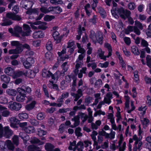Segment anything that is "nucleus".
<instances>
[{"instance_id": "obj_37", "label": "nucleus", "mask_w": 151, "mask_h": 151, "mask_svg": "<svg viewBox=\"0 0 151 151\" xmlns=\"http://www.w3.org/2000/svg\"><path fill=\"white\" fill-rule=\"evenodd\" d=\"M92 100V98L90 96H88L85 99L84 104L86 106H88L89 104L91 102Z\"/></svg>"}, {"instance_id": "obj_4", "label": "nucleus", "mask_w": 151, "mask_h": 151, "mask_svg": "<svg viewBox=\"0 0 151 151\" xmlns=\"http://www.w3.org/2000/svg\"><path fill=\"white\" fill-rule=\"evenodd\" d=\"M33 4L31 1H27L23 0L21 2L20 5L26 9L28 10L31 8Z\"/></svg>"}, {"instance_id": "obj_46", "label": "nucleus", "mask_w": 151, "mask_h": 151, "mask_svg": "<svg viewBox=\"0 0 151 151\" xmlns=\"http://www.w3.org/2000/svg\"><path fill=\"white\" fill-rule=\"evenodd\" d=\"M18 116L21 119H26L28 117V115L26 113H21L18 114Z\"/></svg>"}, {"instance_id": "obj_7", "label": "nucleus", "mask_w": 151, "mask_h": 151, "mask_svg": "<svg viewBox=\"0 0 151 151\" xmlns=\"http://www.w3.org/2000/svg\"><path fill=\"white\" fill-rule=\"evenodd\" d=\"M10 126L14 128L17 127V125L19 122V121L15 117H12L9 118Z\"/></svg>"}, {"instance_id": "obj_61", "label": "nucleus", "mask_w": 151, "mask_h": 151, "mask_svg": "<svg viewBox=\"0 0 151 151\" xmlns=\"http://www.w3.org/2000/svg\"><path fill=\"white\" fill-rule=\"evenodd\" d=\"M109 63L108 62H106L104 63H100L99 64V66L101 67V68H106L108 67Z\"/></svg>"}, {"instance_id": "obj_49", "label": "nucleus", "mask_w": 151, "mask_h": 151, "mask_svg": "<svg viewBox=\"0 0 151 151\" xmlns=\"http://www.w3.org/2000/svg\"><path fill=\"white\" fill-rule=\"evenodd\" d=\"M135 4L134 2L130 3L128 4V7L130 10H133L136 7Z\"/></svg>"}, {"instance_id": "obj_13", "label": "nucleus", "mask_w": 151, "mask_h": 151, "mask_svg": "<svg viewBox=\"0 0 151 151\" xmlns=\"http://www.w3.org/2000/svg\"><path fill=\"white\" fill-rule=\"evenodd\" d=\"M11 45L12 46H15L16 47V49L22 51V45L19 41H12L11 42Z\"/></svg>"}, {"instance_id": "obj_8", "label": "nucleus", "mask_w": 151, "mask_h": 151, "mask_svg": "<svg viewBox=\"0 0 151 151\" xmlns=\"http://www.w3.org/2000/svg\"><path fill=\"white\" fill-rule=\"evenodd\" d=\"M71 121L74 122L73 125H71L70 127L71 128H74L78 126L80 123V117L79 116H76L72 118Z\"/></svg>"}, {"instance_id": "obj_43", "label": "nucleus", "mask_w": 151, "mask_h": 151, "mask_svg": "<svg viewBox=\"0 0 151 151\" xmlns=\"http://www.w3.org/2000/svg\"><path fill=\"white\" fill-rule=\"evenodd\" d=\"M124 97L126 100L125 103V107L128 109L129 106V98L127 96H125Z\"/></svg>"}, {"instance_id": "obj_9", "label": "nucleus", "mask_w": 151, "mask_h": 151, "mask_svg": "<svg viewBox=\"0 0 151 151\" xmlns=\"http://www.w3.org/2000/svg\"><path fill=\"white\" fill-rule=\"evenodd\" d=\"M24 32L22 33L21 35L22 36H28L31 32L30 28L27 24L23 25Z\"/></svg>"}, {"instance_id": "obj_60", "label": "nucleus", "mask_w": 151, "mask_h": 151, "mask_svg": "<svg viewBox=\"0 0 151 151\" xmlns=\"http://www.w3.org/2000/svg\"><path fill=\"white\" fill-rule=\"evenodd\" d=\"M124 41L125 43L127 45H129L131 43V40L129 38L125 37L124 38Z\"/></svg>"}, {"instance_id": "obj_33", "label": "nucleus", "mask_w": 151, "mask_h": 151, "mask_svg": "<svg viewBox=\"0 0 151 151\" xmlns=\"http://www.w3.org/2000/svg\"><path fill=\"white\" fill-rule=\"evenodd\" d=\"M32 143L39 144V145H42L43 144L42 142H41L36 137H34L30 141Z\"/></svg>"}, {"instance_id": "obj_64", "label": "nucleus", "mask_w": 151, "mask_h": 151, "mask_svg": "<svg viewBox=\"0 0 151 151\" xmlns=\"http://www.w3.org/2000/svg\"><path fill=\"white\" fill-rule=\"evenodd\" d=\"M126 143L125 142H124L123 143L122 145L120 146H119V151H124L125 149Z\"/></svg>"}, {"instance_id": "obj_47", "label": "nucleus", "mask_w": 151, "mask_h": 151, "mask_svg": "<svg viewBox=\"0 0 151 151\" xmlns=\"http://www.w3.org/2000/svg\"><path fill=\"white\" fill-rule=\"evenodd\" d=\"M21 52V51L15 49H11L9 50V54H18Z\"/></svg>"}, {"instance_id": "obj_5", "label": "nucleus", "mask_w": 151, "mask_h": 151, "mask_svg": "<svg viewBox=\"0 0 151 151\" xmlns=\"http://www.w3.org/2000/svg\"><path fill=\"white\" fill-rule=\"evenodd\" d=\"M4 133L3 134L4 136L6 138H9L13 134V131L10 129L8 126H6L4 127Z\"/></svg>"}, {"instance_id": "obj_35", "label": "nucleus", "mask_w": 151, "mask_h": 151, "mask_svg": "<svg viewBox=\"0 0 151 151\" xmlns=\"http://www.w3.org/2000/svg\"><path fill=\"white\" fill-rule=\"evenodd\" d=\"M62 76L61 75L60 71H58L56 72L54 74H53L52 76V78L54 80H55V78H60V76Z\"/></svg>"}, {"instance_id": "obj_29", "label": "nucleus", "mask_w": 151, "mask_h": 151, "mask_svg": "<svg viewBox=\"0 0 151 151\" xmlns=\"http://www.w3.org/2000/svg\"><path fill=\"white\" fill-rule=\"evenodd\" d=\"M99 12L100 14L101 17L104 18L106 16V13L104 9L101 7L98 8Z\"/></svg>"}, {"instance_id": "obj_40", "label": "nucleus", "mask_w": 151, "mask_h": 151, "mask_svg": "<svg viewBox=\"0 0 151 151\" xmlns=\"http://www.w3.org/2000/svg\"><path fill=\"white\" fill-rule=\"evenodd\" d=\"M147 61V65L150 68H151V56L147 55L146 57Z\"/></svg>"}, {"instance_id": "obj_44", "label": "nucleus", "mask_w": 151, "mask_h": 151, "mask_svg": "<svg viewBox=\"0 0 151 151\" xmlns=\"http://www.w3.org/2000/svg\"><path fill=\"white\" fill-rule=\"evenodd\" d=\"M135 24L136 25V26L138 28L140 29H142L143 27L142 24L139 21L137 20L135 21Z\"/></svg>"}, {"instance_id": "obj_53", "label": "nucleus", "mask_w": 151, "mask_h": 151, "mask_svg": "<svg viewBox=\"0 0 151 151\" xmlns=\"http://www.w3.org/2000/svg\"><path fill=\"white\" fill-rule=\"evenodd\" d=\"M47 87L44 84L42 86L43 90L44 92L45 95L47 97H49V94L47 89Z\"/></svg>"}, {"instance_id": "obj_14", "label": "nucleus", "mask_w": 151, "mask_h": 151, "mask_svg": "<svg viewBox=\"0 0 151 151\" xmlns=\"http://www.w3.org/2000/svg\"><path fill=\"white\" fill-rule=\"evenodd\" d=\"M4 73L8 75L12 76L13 78L14 74V70L11 67H8L4 69Z\"/></svg>"}, {"instance_id": "obj_19", "label": "nucleus", "mask_w": 151, "mask_h": 151, "mask_svg": "<svg viewBox=\"0 0 151 151\" xmlns=\"http://www.w3.org/2000/svg\"><path fill=\"white\" fill-rule=\"evenodd\" d=\"M26 70L22 71L18 70L16 73H14V76H13V78H15L23 76H25V75H26Z\"/></svg>"}, {"instance_id": "obj_51", "label": "nucleus", "mask_w": 151, "mask_h": 151, "mask_svg": "<svg viewBox=\"0 0 151 151\" xmlns=\"http://www.w3.org/2000/svg\"><path fill=\"white\" fill-rule=\"evenodd\" d=\"M45 116L44 114L42 113H40L37 115V118L39 120L43 119L45 117Z\"/></svg>"}, {"instance_id": "obj_39", "label": "nucleus", "mask_w": 151, "mask_h": 151, "mask_svg": "<svg viewBox=\"0 0 151 151\" xmlns=\"http://www.w3.org/2000/svg\"><path fill=\"white\" fill-rule=\"evenodd\" d=\"M149 45L148 42L144 39H141V46L142 47H148Z\"/></svg>"}, {"instance_id": "obj_52", "label": "nucleus", "mask_w": 151, "mask_h": 151, "mask_svg": "<svg viewBox=\"0 0 151 151\" xmlns=\"http://www.w3.org/2000/svg\"><path fill=\"white\" fill-rule=\"evenodd\" d=\"M23 64L26 69L29 68L32 66L30 63H28L26 60L23 63Z\"/></svg>"}, {"instance_id": "obj_31", "label": "nucleus", "mask_w": 151, "mask_h": 151, "mask_svg": "<svg viewBox=\"0 0 151 151\" xmlns=\"http://www.w3.org/2000/svg\"><path fill=\"white\" fill-rule=\"evenodd\" d=\"M81 129L80 127H78L76 128L75 133L76 136L78 137H81L82 136V133L81 132Z\"/></svg>"}, {"instance_id": "obj_23", "label": "nucleus", "mask_w": 151, "mask_h": 151, "mask_svg": "<svg viewBox=\"0 0 151 151\" xmlns=\"http://www.w3.org/2000/svg\"><path fill=\"white\" fill-rule=\"evenodd\" d=\"M45 147L47 151H53L55 146L52 144L48 143L45 144Z\"/></svg>"}, {"instance_id": "obj_15", "label": "nucleus", "mask_w": 151, "mask_h": 151, "mask_svg": "<svg viewBox=\"0 0 151 151\" xmlns=\"http://www.w3.org/2000/svg\"><path fill=\"white\" fill-rule=\"evenodd\" d=\"M53 74L50 71L45 69H43L42 73V75L43 77L48 78L50 76L52 77Z\"/></svg>"}, {"instance_id": "obj_34", "label": "nucleus", "mask_w": 151, "mask_h": 151, "mask_svg": "<svg viewBox=\"0 0 151 151\" xmlns=\"http://www.w3.org/2000/svg\"><path fill=\"white\" fill-rule=\"evenodd\" d=\"M45 56L47 59L49 60H51L53 58V55L50 52H46L45 53Z\"/></svg>"}, {"instance_id": "obj_6", "label": "nucleus", "mask_w": 151, "mask_h": 151, "mask_svg": "<svg viewBox=\"0 0 151 151\" xmlns=\"http://www.w3.org/2000/svg\"><path fill=\"white\" fill-rule=\"evenodd\" d=\"M21 107L22 105L21 104L14 102L10 105L9 108L12 110L17 111L19 110Z\"/></svg>"}, {"instance_id": "obj_50", "label": "nucleus", "mask_w": 151, "mask_h": 151, "mask_svg": "<svg viewBox=\"0 0 151 151\" xmlns=\"http://www.w3.org/2000/svg\"><path fill=\"white\" fill-rule=\"evenodd\" d=\"M145 141L147 142L146 143L147 145H149L150 147L151 148V136H148L146 137Z\"/></svg>"}, {"instance_id": "obj_55", "label": "nucleus", "mask_w": 151, "mask_h": 151, "mask_svg": "<svg viewBox=\"0 0 151 151\" xmlns=\"http://www.w3.org/2000/svg\"><path fill=\"white\" fill-rule=\"evenodd\" d=\"M71 110L70 108H67L66 109L63 108L60 109L58 111V112L60 113H66L68 111H69Z\"/></svg>"}, {"instance_id": "obj_10", "label": "nucleus", "mask_w": 151, "mask_h": 151, "mask_svg": "<svg viewBox=\"0 0 151 151\" xmlns=\"http://www.w3.org/2000/svg\"><path fill=\"white\" fill-rule=\"evenodd\" d=\"M59 33L57 31H55L52 34V36L54 39L56 41V43H60L63 38V37L62 36H59Z\"/></svg>"}, {"instance_id": "obj_45", "label": "nucleus", "mask_w": 151, "mask_h": 151, "mask_svg": "<svg viewBox=\"0 0 151 151\" xmlns=\"http://www.w3.org/2000/svg\"><path fill=\"white\" fill-rule=\"evenodd\" d=\"M55 18V17L54 16L46 15L44 17V19L46 21H50Z\"/></svg>"}, {"instance_id": "obj_20", "label": "nucleus", "mask_w": 151, "mask_h": 151, "mask_svg": "<svg viewBox=\"0 0 151 151\" xmlns=\"http://www.w3.org/2000/svg\"><path fill=\"white\" fill-rule=\"evenodd\" d=\"M103 37L101 33L99 32H96V41L101 44H102Z\"/></svg>"}, {"instance_id": "obj_2", "label": "nucleus", "mask_w": 151, "mask_h": 151, "mask_svg": "<svg viewBox=\"0 0 151 151\" xmlns=\"http://www.w3.org/2000/svg\"><path fill=\"white\" fill-rule=\"evenodd\" d=\"M17 91L19 94L16 97V101L19 102H22L25 100L27 93H30L31 90L29 87L23 85L20 88H18Z\"/></svg>"}, {"instance_id": "obj_38", "label": "nucleus", "mask_w": 151, "mask_h": 151, "mask_svg": "<svg viewBox=\"0 0 151 151\" xmlns=\"http://www.w3.org/2000/svg\"><path fill=\"white\" fill-rule=\"evenodd\" d=\"M46 24L47 23L45 22H42L41 23L40 22V24L38 26V28L39 29L45 30L47 28L46 26Z\"/></svg>"}, {"instance_id": "obj_12", "label": "nucleus", "mask_w": 151, "mask_h": 151, "mask_svg": "<svg viewBox=\"0 0 151 151\" xmlns=\"http://www.w3.org/2000/svg\"><path fill=\"white\" fill-rule=\"evenodd\" d=\"M85 29L84 27H82L81 25L80 24L78 26V27L77 29V32L78 35L76 36V39L78 40H79L81 38V36L83 32L85 31Z\"/></svg>"}, {"instance_id": "obj_32", "label": "nucleus", "mask_w": 151, "mask_h": 151, "mask_svg": "<svg viewBox=\"0 0 151 151\" xmlns=\"http://www.w3.org/2000/svg\"><path fill=\"white\" fill-rule=\"evenodd\" d=\"M131 50L132 52L136 55H138L139 54V51L138 49L135 46H133L131 47Z\"/></svg>"}, {"instance_id": "obj_36", "label": "nucleus", "mask_w": 151, "mask_h": 151, "mask_svg": "<svg viewBox=\"0 0 151 151\" xmlns=\"http://www.w3.org/2000/svg\"><path fill=\"white\" fill-rule=\"evenodd\" d=\"M105 47L108 48L109 53L107 57H109L111 55V52L112 51L111 47V45L108 43H106L105 44Z\"/></svg>"}, {"instance_id": "obj_21", "label": "nucleus", "mask_w": 151, "mask_h": 151, "mask_svg": "<svg viewBox=\"0 0 151 151\" xmlns=\"http://www.w3.org/2000/svg\"><path fill=\"white\" fill-rule=\"evenodd\" d=\"M6 145L7 148L9 150L13 151L14 150L15 147L14 143L9 140L6 141Z\"/></svg>"}, {"instance_id": "obj_27", "label": "nucleus", "mask_w": 151, "mask_h": 151, "mask_svg": "<svg viewBox=\"0 0 151 151\" xmlns=\"http://www.w3.org/2000/svg\"><path fill=\"white\" fill-rule=\"evenodd\" d=\"M79 116H80L81 117V119H82V122H84L87 119L88 116L87 115L85 114V113H83L82 112H79L78 113Z\"/></svg>"}, {"instance_id": "obj_18", "label": "nucleus", "mask_w": 151, "mask_h": 151, "mask_svg": "<svg viewBox=\"0 0 151 151\" xmlns=\"http://www.w3.org/2000/svg\"><path fill=\"white\" fill-rule=\"evenodd\" d=\"M0 78L2 82L6 83H8L10 81V78L9 76L5 74L1 75Z\"/></svg>"}, {"instance_id": "obj_22", "label": "nucleus", "mask_w": 151, "mask_h": 151, "mask_svg": "<svg viewBox=\"0 0 151 151\" xmlns=\"http://www.w3.org/2000/svg\"><path fill=\"white\" fill-rule=\"evenodd\" d=\"M26 72L27 74L26 75H25V76H28L30 78H33L35 76L36 73L34 71L29 70H26Z\"/></svg>"}, {"instance_id": "obj_58", "label": "nucleus", "mask_w": 151, "mask_h": 151, "mask_svg": "<svg viewBox=\"0 0 151 151\" xmlns=\"http://www.w3.org/2000/svg\"><path fill=\"white\" fill-rule=\"evenodd\" d=\"M99 135H100L102 136H104L106 138H107L109 137V134L106 133L105 131L103 130L102 131L100 132L99 133Z\"/></svg>"}, {"instance_id": "obj_48", "label": "nucleus", "mask_w": 151, "mask_h": 151, "mask_svg": "<svg viewBox=\"0 0 151 151\" xmlns=\"http://www.w3.org/2000/svg\"><path fill=\"white\" fill-rule=\"evenodd\" d=\"M52 45L50 41H48L46 45L47 49L48 50H50L52 49Z\"/></svg>"}, {"instance_id": "obj_1", "label": "nucleus", "mask_w": 151, "mask_h": 151, "mask_svg": "<svg viewBox=\"0 0 151 151\" xmlns=\"http://www.w3.org/2000/svg\"><path fill=\"white\" fill-rule=\"evenodd\" d=\"M111 12L112 15L116 18L117 19L119 17V16L116 14L117 13L124 20L129 16H130L131 14V12L129 11L124 9L123 7L115 8L114 10L113 9V10H111Z\"/></svg>"}, {"instance_id": "obj_62", "label": "nucleus", "mask_w": 151, "mask_h": 151, "mask_svg": "<svg viewBox=\"0 0 151 151\" xmlns=\"http://www.w3.org/2000/svg\"><path fill=\"white\" fill-rule=\"evenodd\" d=\"M32 65L34 62V60L33 58L32 57H28L27 58L26 60Z\"/></svg>"}, {"instance_id": "obj_56", "label": "nucleus", "mask_w": 151, "mask_h": 151, "mask_svg": "<svg viewBox=\"0 0 151 151\" xmlns=\"http://www.w3.org/2000/svg\"><path fill=\"white\" fill-rule=\"evenodd\" d=\"M115 132L112 131V130L111 131L110 134H109V137L108 138H109L111 139H114L115 137Z\"/></svg>"}, {"instance_id": "obj_3", "label": "nucleus", "mask_w": 151, "mask_h": 151, "mask_svg": "<svg viewBox=\"0 0 151 151\" xmlns=\"http://www.w3.org/2000/svg\"><path fill=\"white\" fill-rule=\"evenodd\" d=\"M6 16V17H4L3 19V22L1 23V25L2 26H9L12 24L13 22L8 19L17 21H19L22 19L20 16L12 12L7 13Z\"/></svg>"}, {"instance_id": "obj_54", "label": "nucleus", "mask_w": 151, "mask_h": 151, "mask_svg": "<svg viewBox=\"0 0 151 151\" xmlns=\"http://www.w3.org/2000/svg\"><path fill=\"white\" fill-rule=\"evenodd\" d=\"M33 130V127H28L25 129V131L27 133H29L32 132Z\"/></svg>"}, {"instance_id": "obj_57", "label": "nucleus", "mask_w": 151, "mask_h": 151, "mask_svg": "<svg viewBox=\"0 0 151 151\" xmlns=\"http://www.w3.org/2000/svg\"><path fill=\"white\" fill-rule=\"evenodd\" d=\"M90 38L93 40V41L95 44L96 42V33L95 34H91L90 35Z\"/></svg>"}, {"instance_id": "obj_25", "label": "nucleus", "mask_w": 151, "mask_h": 151, "mask_svg": "<svg viewBox=\"0 0 151 151\" xmlns=\"http://www.w3.org/2000/svg\"><path fill=\"white\" fill-rule=\"evenodd\" d=\"M35 104L36 102L35 101H32L31 103L26 106V109L29 111L32 110L35 107Z\"/></svg>"}, {"instance_id": "obj_11", "label": "nucleus", "mask_w": 151, "mask_h": 151, "mask_svg": "<svg viewBox=\"0 0 151 151\" xmlns=\"http://www.w3.org/2000/svg\"><path fill=\"white\" fill-rule=\"evenodd\" d=\"M14 36L17 37H20L19 34L21 32L22 29L19 26H15L14 28Z\"/></svg>"}, {"instance_id": "obj_63", "label": "nucleus", "mask_w": 151, "mask_h": 151, "mask_svg": "<svg viewBox=\"0 0 151 151\" xmlns=\"http://www.w3.org/2000/svg\"><path fill=\"white\" fill-rule=\"evenodd\" d=\"M19 8L17 5L14 6L12 9V11L14 13L13 14H17L19 12Z\"/></svg>"}, {"instance_id": "obj_30", "label": "nucleus", "mask_w": 151, "mask_h": 151, "mask_svg": "<svg viewBox=\"0 0 151 151\" xmlns=\"http://www.w3.org/2000/svg\"><path fill=\"white\" fill-rule=\"evenodd\" d=\"M28 151H41L39 149V148L34 145H29L28 147Z\"/></svg>"}, {"instance_id": "obj_24", "label": "nucleus", "mask_w": 151, "mask_h": 151, "mask_svg": "<svg viewBox=\"0 0 151 151\" xmlns=\"http://www.w3.org/2000/svg\"><path fill=\"white\" fill-rule=\"evenodd\" d=\"M40 10L43 13H46L52 11L53 10V8L52 7H50L48 9L47 8L42 6V7L40 9Z\"/></svg>"}, {"instance_id": "obj_17", "label": "nucleus", "mask_w": 151, "mask_h": 151, "mask_svg": "<svg viewBox=\"0 0 151 151\" xmlns=\"http://www.w3.org/2000/svg\"><path fill=\"white\" fill-rule=\"evenodd\" d=\"M18 92L17 90L13 89H7L6 90V93L9 95L15 96Z\"/></svg>"}, {"instance_id": "obj_59", "label": "nucleus", "mask_w": 151, "mask_h": 151, "mask_svg": "<svg viewBox=\"0 0 151 151\" xmlns=\"http://www.w3.org/2000/svg\"><path fill=\"white\" fill-rule=\"evenodd\" d=\"M7 1L10 2L8 6V8L9 9H11L13 5L16 3L15 0H7Z\"/></svg>"}, {"instance_id": "obj_42", "label": "nucleus", "mask_w": 151, "mask_h": 151, "mask_svg": "<svg viewBox=\"0 0 151 151\" xmlns=\"http://www.w3.org/2000/svg\"><path fill=\"white\" fill-rule=\"evenodd\" d=\"M38 135L40 137H42L46 134V132L44 130L41 129V128L39 129H38Z\"/></svg>"}, {"instance_id": "obj_26", "label": "nucleus", "mask_w": 151, "mask_h": 151, "mask_svg": "<svg viewBox=\"0 0 151 151\" xmlns=\"http://www.w3.org/2000/svg\"><path fill=\"white\" fill-rule=\"evenodd\" d=\"M43 36V34L41 31H36L35 32L33 35V37L35 38H41Z\"/></svg>"}, {"instance_id": "obj_16", "label": "nucleus", "mask_w": 151, "mask_h": 151, "mask_svg": "<svg viewBox=\"0 0 151 151\" xmlns=\"http://www.w3.org/2000/svg\"><path fill=\"white\" fill-rule=\"evenodd\" d=\"M19 136L23 140L24 143H26L27 140L29 139V136L24 132H20L19 134Z\"/></svg>"}, {"instance_id": "obj_41", "label": "nucleus", "mask_w": 151, "mask_h": 151, "mask_svg": "<svg viewBox=\"0 0 151 151\" xmlns=\"http://www.w3.org/2000/svg\"><path fill=\"white\" fill-rule=\"evenodd\" d=\"M1 114L2 116L4 117H7L10 115V112L6 109L2 111Z\"/></svg>"}, {"instance_id": "obj_28", "label": "nucleus", "mask_w": 151, "mask_h": 151, "mask_svg": "<svg viewBox=\"0 0 151 151\" xmlns=\"http://www.w3.org/2000/svg\"><path fill=\"white\" fill-rule=\"evenodd\" d=\"M12 141L14 144L16 146H17L19 144V139L18 137L14 135L12 138Z\"/></svg>"}]
</instances>
